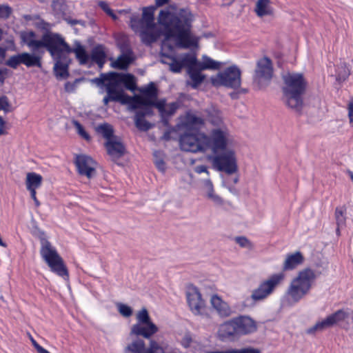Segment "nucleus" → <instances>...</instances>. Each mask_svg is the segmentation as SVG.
I'll use <instances>...</instances> for the list:
<instances>
[{
	"mask_svg": "<svg viewBox=\"0 0 353 353\" xmlns=\"http://www.w3.org/2000/svg\"><path fill=\"white\" fill-rule=\"evenodd\" d=\"M30 340L32 345L34 346V347L36 349L37 351L40 347H41V346L33 339V337L31 335H30Z\"/></svg>",
	"mask_w": 353,
	"mask_h": 353,
	"instance_id": "680f3d73",
	"label": "nucleus"
},
{
	"mask_svg": "<svg viewBox=\"0 0 353 353\" xmlns=\"http://www.w3.org/2000/svg\"><path fill=\"white\" fill-rule=\"evenodd\" d=\"M283 272L274 273L261 281L259 286L252 291L251 298L259 301L268 298L280 286L285 280Z\"/></svg>",
	"mask_w": 353,
	"mask_h": 353,
	"instance_id": "1a4fd4ad",
	"label": "nucleus"
},
{
	"mask_svg": "<svg viewBox=\"0 0 353 353\" xmlns=\"http://www.w3.org/2000/svg\"><path fill=\"white\" fill-rule=\"evenodd\" d=\"M96 131L99 134H101L106 139V141H111L117 137L114 136V130L112 126L108 123L99 125L96 128Z\"/></svg>",
	"mask_w": 353,
	"mask_h": 353,
	"instance_id": "473e14b6",
	"label": "nucleus"
},
{
	"mask_svg": "<svg viewBox=\"0 0 353 353\" xmlns=\"http://www.w3.org/2000/svg\"><path fill=\"white\" fill-rule=\"evenodd\" d=\"M155 8L153 6L143 8L142 17L139 14L132 13L130 16V26L135 32L139 33L142 42L150 45L157 41L160 32L154 23Z\"/></svg>",
	"mask_w": 353,
	"mask_h": 353,
	"instance_id": "20e7f679",
	"label": "nucleus"
},
{
	"mask_svg": "<svg viewBox=\"0 0 353 353\" xmlns=\"http://www.w3.org/2000/svg\"><path fill=\"white\" fill-rule=\"evenodd\" d=\"M141 95H135L130 100L132 101V109H137L141 105H154L157 101V90L153 82H150L146 87L140 89Z\"/></svg>",
	"mask_w": 353,
	"mask_h": 353,
	"instance_id": "2eb2a0df",
	"label": "nucleus"
},
{
	"mask_svg": "<svg viewBox=\"0 0 353 353\" xmlns=\"http://www.w3.org/2000/svg\"><path fill=\"white\" fill-rule=\"evenodd\" d=\"M343 321L347 325L353 323V311L349 309L337 310L324 320L317 322L307 330V333L311 334L315 331H322L336 323Z\"/></svg>",
	"mask_w": 353,
	"mask_h": 353,
	"instance_id": "4468645a",
	"label": "nucleus"
},
{
	"mask_svg": "<svg viewBox=\"0 0 353 353\" xmlns=\"http://www.w3.org/2000/svg\"><path fill=\"white\" fill-rule=\"evenodd\" d=\"M22 41L25 43L32 51L40 48L51 49L57 42L61 41V36L58 34H46L41 40L35 39V34L32 31L22 32L21 35Z\"/></svg>",
	"mask_w": 353,
	"mask_h": 353,
	"instance_id": "ddd939ff",
	"label": "nucleus"
},
{
	"mask_svg": "<svg viewBox=\"0 0 353 353\" xmlns=\"http://www.w3.org/2000/svg\"><path fill=\"white\" fill-rule=\"evenodd\" d=\"M345 210L343 208H337L335 211V217L336 224L338 225L337 232L339 231V228L343 227L345 223Z\"/></svg>",
	"mask_w": 353,
	"mask_h": 353,
	"instance_id": "4c0bfd02",
	"label": "nucleus"
},
{
	"mask_svg": "<svg viewBox=\"0 0 353 353\" xmlns=\"http://www.w3.org/2000/svg\"><path fill=\"white\" fill-rule=\"evenodd\" d=\"M235 242L241 248L252 249L253 244L252 242L245 236H236L234 239Z\"/></svg>",
	"mask_w": 353,
	"mask_h": 353,
	"instance_id": "c03bdc74",
	"label": "nucleus"
},
{
	"mask_svg": "<svg viewBox=\"0 0 353 353\" xmlns=\"http://www.w3.org/2000/svg\"><path fill=\"white\" fill-rule=\"evenodd\" d=\"M38 353H50L49 351L43 348V347H40L37 351Z\"/></svg>",
	"mask_w": 353,
	"mask_h": 353,
	"instance_id": "338daca9",
	"label": "nucleus"
},
{
	"mask_svg": "<svg viewBox=\"0 0 353 353\" xmlns=\"http://www.w3.org/2000/svg\"><path fill=\"white\" fill-rule=\"evenodd\" d=\"M201 190L205 197L214 205L219 206L223 205V199L215 192L213 183L210 179H206L202 181Z\"/></svg>",
	"mask_w": 353,
	"mask_h": 353,
	"instance_id": "5701e85b",
	"label": "nucleus"
},
{
	"mask_svg": "<svg viewBox=\"0 0 353 353\" xmlns=\"http://www.w3.org/2000/svg\"><path fill=\"white\" fill-rule=\"evenodd\" d=\"M348 116L350 122L353 124V101L350 102L348 105Z\"/></svg>",
	"mask_w": 353,
	"mask_h": 353,
	"instance_id": "13d9d810",
	"label": "nucleus"
},
{
	"mask_svg": "<svg viewBox=\"0 0 353 353\" xmlns=\"http://www.w3.org/2000/svg\"><path fill=\"white\" fill-rule=\"evenodd\" d=\"M134 123L136 127L141 131H147L152 127V125L145 119L143 114L141 112H136Z\"/></svg>",
	"mask_w": 353,
	"mask_h": 353,
	"instance_id": "72a5a7b5",
	"label": "nucleus"
},
{
	"mask_svg": "<svg viewBox=\"0 0 353 353\" xmlns=\"http://www.w3.org/2000/svg\"><path fill=\"white\" fill-rule=\"evenodd\" d=\"M186 299L190 310L194 316H199L202 319L211 318L209 312L210 309L196 287L190 286L188 288Z\"/></svg>",
	"mask_w": 353,
	"mask_h": 353,
	"instance_id": "9d476101",
	"label": "nucleus"
},
{
	"mask_svg": "<svg viewBox=\"0 0 353 353\" xmlns=\"http://www.w3.org/2000/svg\"><path fill=\"white\" fill-rule=\"evenodd\" d=\"M283 101L284 103L296 112L302 110L303 102L302 95L304 94L307 82L302 74L288 72L283 74Z\"/></svg>",
	"mask_w": 353,
	"mask_h": 353,
	"instance_id": "7ed1b4c3",
	"label": "nucleus"
},
{
	"mask_svg": "<svg viewBox=\"0 0 353 353\" xmlns=\"http://www.w3.org/2000/svg\"><path fill=\"white\" fill-rule=\"evenodd\" d=\"M170 0H155L156 6L160 7L168 3Z\"/></svg>",
	"mask_w": 353,
	"mask_h": 353,
	"instance_id": "e2e57ef3",
	"label": "nucleus"
},
{
	"mask_svg": "<svg viewBox=\"0 0 353 353\" xmlns=\"http://www.w3.org/2000/svg\"><path fill=\"white\" fill-rule=\"evenodd\" d=\"M105 147L107 150L108 154L114 161L121 157L125 151V146L122 143L121 139L117 137L111 141H106Z\"/></svg>",
	"mask_w": 353,
	"mask_h": 353,
	"instance_id": "b1692460",
	"label": "nucleus"
},
{
	"mask_svg": "<svg viewBox=\"0 0 353 353\" xmlns=\"http://www.w3.org/2000/svg\"><path fill=\"white\" fill-rule=\"evenodd\" d=\"M234 353H261L260 350L253 347L234 349Z\"/></svg>",
	"mask_w": 353,
	"mask_h": 353,
	"instance_id": "de8ad7c7",
	"label": "nucleus"
},
{
	"mask_svg": "<svg viewBox=\"0 0 353 353\" xmlns=\"http://www.w3.org/2000/svg\"><path fill=\"white\" fill-rule=\"evenodd\" d=\"M52 6L57 14L63 12V6L59 3V0H53Z\"/></svg>",
	"mask_w": 353,
	"mask_h": 353,
	"instance_id": "864d4df0",
	"label": "nucleus"
},
{
	"mask_svg": "<svg viewBox=\"0 0 353 353\" xmlns=\"http://www.w3.org/2000/svg\"><path fill=\"white\" fill-rule=\"evenodd\" d=\"M255 12L260 17L272 14L273 10L270 6V0H257Z\"/></svg>",
	"mask_w": 353,
	"mask_h": 353,
	"instance_id": "c756f323",
	"label": "nucleus"
},
{
	"mask_svg": "<svg viewBox=\"0 0 353 353\" xmlns=\"http://www.w3.org/2000/svg\"><path fill=\"white\" fill-rule=\"evenodd\" d=\"M350 72L345 63L338 66L336 80L339 81H345L350 75Z\"/></svg>",
	"mask_w": 353,
	"mask_h": 353,
	"instance_id": "58836bf2",
	"label": "nucleus"
},
{
	"mask_svg": "<svg viewBox=\"0 0 353 353\" xmlns=\"http://www.w3.org/2000/svg\"><path fill=\"white\" fill-rule=\"evenodd\" d=\"M5 125L6 123L3 119L0 116V136L7 134Z\"/></svg>",
	"mask_w": 353,
	"mask_h": 353,
	"instance_id": "4d7b16f0",
	"label": "nucleus"
},
{
	"mask_svg": "<svg viewBox=\"0 0 353 353\" xmlns=\"http://www.w3.org/2000/svg\"><path fill=\"white\" fill-rule=\"evenodd\" d=\"M30 192L31 198L33 199V201H34V202L35 203V205L37 207H39L40 205V202L37 199L36 191L32 190V191H30Z\"/></svg>",
	"mask_w": 353,
	"mask_h": 353,
	"instance_id": "bf43d9fd",
	"label": "nucleus"
},
{
	"mask_svg": "<svg viewBox=\"0 0 353 353\" xmlns=\"http://www.w3.org/2000/svg\"><path fill=\"white\" fill-rule=\"evenodd\" d=\"M5 54V50L0 48V57H3ZM8 70L7 68H0V83H3L7 74Z\"/></svg>",
	"mask_w": 353,
	"mask_h": 353,
	"instance_id": "49530a36",
	"label": "nucleus"
},
{
	"mask_svg": "<svg viewBox=\"0 0 353 353\" xmlns=\"http://www.w3.org/2000/svg\"><path fill=\"white\" fill-rule=\"evenodd\" d=\"M304 261V256L302 253L299 251H296L294 253L288 254L283 263V270H292L301 265Z\"/></svg>",
	"mask_w": 353,
	"mask_h": 353,
	"instance_id": "393cba45",
	"label": "nucleus"
},
{
	"mask_svg": "<svg viewBox=\"0 0 353 353\" xmlns=\"http://www.w3.org/2000/svg\"><path fill=\"white\" fill-rule=\"evenodd\" d=\"M42 176L35 172H28L26 175V185L29 191H32L39 188L42 183Z\"/></svg>",
	"mask_w": 353,
	"mask_h": 353,
	"instance_id": "cd10ccee",
	"label": "nucleus"
},
{
	"mask_svg": "<svg viewBox=\"0 0 353 353\" xmlns=\"http://www.w3.org/2000/svg\"><path fill=\"white\" fill-rule=\"evenodd\" d=\"M210 304L212 310L221 319L229 318L234 313L230 304L216 294L210 296Z\"/></svg>",
	"mask_w": 353,
	"mask_h": 353,
	"instance_id": "aec40b11",
	"label": "nucleus"
},
{
	"mask_svg": "<svg viewBox=\"0 0 353 353\" xmlns=\"http://www.w3.org/2000/svg\"><path fill=\"white\" fill-rule=\"evenodd\" d=\"M12 12V9L7 4H0V18L8 19ZM3 31L0 28V41L2 39Z\"/></svg>",
	"mask_w": 353,
	"mask_h": 353,
	"instance_id": "a19ab883",
	"label": "nucleus"
},
{
	"mask_svg": "<svg viewBox=\"0 0 353 353\" xmlns=\"http://www.w3.org/2000/svg\"><path fill=\"white\" fill-rule=\"evenodd\" d=\"M117 307L119 314L123 317L128 318L132 316V309L128 305H125L122 303H117Z\"/></svg>",
	"mask_w": 353,
	"mask_h": 353,
	"instance_id": "79ce46f5",
	"label": "nucleus"
},
{
	"mask_svg": "<svg viewBox=\"0 0 353 353\" xmlns=\"http://www.w3.org/2000/svg\"><path fill=\"white\" fill-rule=\"evenodd\" d=\"M72 124H73L74 127L75 128L77 134L81 137H82L83 139H84L85 140H86L88 141H90V139H91L90 136L85 131V130L84 129L83 125L78 121L73 120Z\"/></svg>",
	"mask_w": 353,
	"mask_h": 353,
	"instance_id": "ea45409f",
	"label": "nucleus"
},
{
	"mask_svg": "<svg viewBox=\"0 0 353 353\" xmlns=\"http://www.w3.org/2000/svg\"><path fill=\"white\" fill-rule=\"evenodd\" d=\"M144 108H142L140 110H138L137 112H141L142 114H143V117H145L147 115H151L152 114V110L150 108L151 105H143Z\"/></svg>",
	"mask_w": 353,
	"mask_h": 353,
	"instance_id": "6e6d98bb",
	"label": "nucleus"
},
{
	"mask_svg": "<svg viewBox=\"0 0 353 353\" xmlns=\"http://www.w3.org/2000/svg\"><path fill=\"white\" fill-rule=\"evenodd\" d=\"M98 5L108 15L112 11L105 1H99Z\"/></svg>",
	"mask_w": 353,
	"mask_h": 353,
	"instance_id": "5fc2aeb1",
	"label": "nucleus"
},
{
	"mask_svg": "<svg viewBox=\"0 0 353 353\" xmlns=\"http://www.w3.org/2000/svg\"><path fill=\"white\" fill-rule=\"evenodd\" d=\"M41 256L48 264L50 270L62 277L64 280H68L69 275L67 268L56 249L45 239H41Z\"/></svg>",
	"mask_w": 353,
	"mask_h": 353,
	"instance_id": "0eeeda50",
	"label": "nucleus"
},
{
	"mask_svg": "<svg viewBox=\"0 0 353 353\" xmlns=\"http://www.w3.org/2000/svg\"><path fill=\"white\" fill-rule=\"evenodd\" d=\"M219 154L208 157L213 168L228 174H232L237 171L236 159L234 152L231 149L222 151Z\"/></svg>",
	"mask_w": 353,
	"mask_h": 353,
	"instance_id": "9b49d317",
	"label": "nucleus"
},
{
	"mask_svg": "<svg viewBox=\"0 0 353 353\" xmlns=\"http://www.w3.org/2000/svg\"><path fill=\"white\" fill-rule=\"evenodd\" d=\"M273 67L271 60L265 57L259 59L256 63L254 80L260 86L266 85L272 79Z\"/></svg>",
	"mask_w": 353,
	"mask_h": 353,
	"instance_id": "f3484780",
	"label": "nucleus"
},
{
	"mask_svg": "<svg viewBox=\"0 0 353 353\" xmlns=\"http://www.w3.org/2000/svg\"><path fill=\"white\" fill-rule=\"evenodd\" d=\"M155 107L159 111L163 119H165L166 117H169L174 114L179 108V104L176 102L166 104L165 100H160L156 103Z\"/></svg>",
	"mask_w": 353,
	"mask_h": 353,
	"instance_id": "bb28decb",
	"label": "nucleus"
},
{
	"mask_svg": "<svg viewBox=\"0 0 353 353\" xmlns=\"http://www.w3.org/2000/svg\"><path fill=\"white\" fill-rule=\"evenodd\" d=\"M211 83L214 86H225L238 88L241 85V70L236 65H232L211 77Z\"/></svg>",
	"mask_w": 353,
	"mask_h": 353,
	"instance_id": "f8f14e48",
	"label": "nucleus"
},
{
	"mask_svg": "<svg viewBox=\"0 0 353 353\" xmlns=\"http://www.w3.org/2000/svg\"><path fill=\"white\" fill-rule=\"evenodd\" d=\"M217 338L223 342L235 341L240 337L234 319L222 323L217 330Z\"/></svg>",
	"mask_w": 353,
	"mask_h": 353,
	"instance_id": "a211bd4d",
	"label": "nucleus"
},
{
	"mask_svg": "<svg viewBox=\"0 0 353 353\" xmlns=\"http://www.w3.org/2000/svg\"><path fill=\"white\" fill-rule=\"evenodd\" d=\"M154 162L159 169L161 172H164L165 170V163L163 161V154L161 151L155 150L153 152Z\"/></svg>",
	"mask_w": 353,
	"mask_h": 353,
	"instance_id": "e433bc0d",
	"label": "nucleus"
},
{
	"mask_svg": "<svg viewBox=\"0 0 353 353\" xmlns=\"http://www.w3.org/2000/svg\"><path fill=\"white\" fill-rule=\"evenodd\" d=\"M145 350V343L141 339H136L125 347L126 352L131 353H143Z\"/></svg>",
	"mask_w": 353,
	"mask_h": 353,
	"instance_id": "f704fd0d",
	"label": "nucleus"
},
{
	"mask_svg": "<svg viewBox=\"0 0 353 353\" xmlns=\"http://www.w3.org/2000/svg\"><path fill=\"white\" fill-rule=\"evenodd\" d=\"M196 65L200 68V70H216L221 66V63L216 61L208 56L203 55L202 57V61H199L196 58Z\"/></svg>",
	"mask_w": 353,
	"mask_h": 353,
	"instance_id": "7c9ffc66",
	"label": "nucleus"
},
{
	"mask_svg": "<svg viewBox=\"0 0 353 353\" xmlns=\"http://www.w3.org/2000/svg\"><path fill=\"white\" fill-rule=\"evenodd\" d=\"M71 52L75 54L76 58L80 64H85L89 60V55L87 54L84 47L79 42H75V47L71 48Z\"/></svg>",
	"mask_w": 353,
	"mask_h": 353,
	"instance_id": "2f4dec72",
	"label": "nucleus"
},
{
	"mask_svg": "<svg viewBox=\"0 0 353 353\" xmlns=\"http://www.w3.org/2000/svg\"><path fill=\"white\" fill-rule=\"evenodd\" d=\"M91 59L101 69L106 61V54L103 46H98L93 48L91 52Z\"/></svg>",
	"mask_w": 353,
	"mask_h": 353,
	"instance_id": "c85d7f7f",
	"label": "nucleus"
},
{
	"mask_svg": "<svg viewBox=\"0 0 353 353\" xmlns=\"http://www.w3.org/2000/svg\"><path fill=\"white\" fill-rule=\"evenodd\" d=\"M70 23L72 24V25H75V24H77V23H79V24H81V25H84V23L81 21H77V20H72L70 21Z\"/></svg>",
	"mask_w": 353,
	"mask_h": 353,
	"instance_id": "69168bd1",
	"label": "nucleus"
},
{
	"mask_svg": "<svg viewBox=\"0 0 353 353\" xmlns=\"http://www.w3.org/2000/svg\"><path fill=\"white\" fill-rule=\"evenodd\" d=\"M107 94L112 99V101H118L123 104H129L132 109V101L130 100V97L125 94L119 84L112 77L110 82L105 83Z\"/></svg>",
	"mask_w": 353,
	"mask_h": 353,
	"instance_id": "6ab92c4d",
	"label": "nucleus"
},
{
	"mask_svg": "<svg viewBox=\"0 0 353 353\" xmlns=\"http://www.w3.org/2000/svg\"><path fill=\"white\" fill-rule=\"evenodd\" d=\"M194 15L187 9L180 10L176 14L174 6H168L159 11L157 21L164 29L165 39L161 44V61L169 65L170 71L178 73L183 68H187L188 73L191 79L188 84L196 88L205 79L196 65V56L190 53L175 54L174 48L169 43L171 38L175 39L176 45L183 48H188L197 46L198 39L191 32Z\"/></svg>",
	"mask_w": 353,
	"mask_h": 353,
	"instance_id": "f257e3e1",
	"label": "nucleus"
},
{
	"mask_svg": "<svg viewBox=\"0 0 353 353\" xmlns=\"http://www.w3.org/2000/svg\"><path fill=\"white\" fill-rule=\"evenodd\" d=\"M20 64H23L28 68H41V57L34 54L22 52L11 56L6 61V65L13 69H16Z\"/></svg>",
	"mask_w": 353,
	"mask_h": 353,
	"instance_id": "dca6fc26",
	"label": "nucleus"
},
{
	"mask_svg": "<svg viewBox=\"0 0 353 353\" xmlns=\"http://www.w3.org/2000/svg\"><path fill=\"white\" fill-rule=\"evenodd\" d=\"M110 101H112V99L108 94L103 99L105 105H107Z\"/></svg>",
	"mask_w": 353,
	"mask_h": 353,
	"instance_id": "0e129e2a",
	"label": "nucleus"
},
{
	"mask_svg": "<svg viewBox=\"0 0 353 353\" xmlns=\"http://www.w3.org/2000/svg\"><path fill=\"white\" fill-rule=\"evenodd\" d=\"M108 16H110L113 20H117L118 17L114 13L113 10L109 13Z\"/></svg>",
	"mask_w": 353,
	"mask_h": 353,
	"instance_id": "774afa93",
	"label": "nucleus"
},
{
	"mask_svg": "<svg viewBox=\"0 0 353 353\" xmlns=\"http://www.w3.org/2000/svg\"><path fill=\"white\" fill-rule=\"evenodd\" d=\"M194 171L197 174L205 173L208 176H209V172L208 170V168L206 165H196L194 168Z\"/></svg>",
	"mask_w": 353,
	"mask_h": 353,
	"instance_id": "603ef678",
	"label": "nucleus"
},
{
	"mask_svg": "<svg viewBox=\"0 0 353 353\" xmlns=\"http://www.w3.org/2000/svg\"><path fill=\"white\" fill-rule=\"evenodd\" d=\"M3 110L6 113L12 111L11 105L6 97H0V111Z\"/></svg>",
	"mask_w": 353,
	"mask_h": 353,
	"instance_id": "a18cd8bd",
	"label": "nucleus"
},
{
	"mask_svg": "<svg viewBox=\"0 0 353 353\" xmlns=\"http://www.w3.org/2000/svg\"><path fill=\"white\" fill-rule=\"evenodd\" d=\"M239 336L250 334L256 331V321L249 316L241 315L234 317Z\"/></svg>",
	"mask_w": 353,
	"mask_h": 353,
	"instance_id": "4be33fe9",
	"label": "nucleus"
},
{
	"mask_svg": "<svg viewBox=\"0 0 353 353\" xmlns=\"http://www.w3.org/2000/svg\"><path fill=\"white\" fill-rule=\"evenodd\" d=\"M205 353H234V348H230L224 351H209L206 352Z\"/></svg>",
	"mask_w": 353,
	"mask_h": 353,
	"instance_id": "052dcab7",
	"label": "nucleus"
},
{
	"mask_svg": "<svg viewBox=\"0 0 353 353\" xmlns=\"http://www.w3.org/2000/svg\"><path fill=\"white\" fill-rule=\"evenodd\" d=\"M111 74H113V72L109 73H102L99 78H94L92 80V81L97 84L98 86H101V85L103 84L105 85L106 83L111 81Z\"/></svg>",
	"mask_w": 353,
	"mask_h": 353,
	"instance_id": "37998d69",
	"label": "nucleus"
},
{
	"mask_svg": "<svg viewBox=\"0 0 353 353\" xmlns=\"http://www.w3.org/2000/svg\"><path fill=\"white\" fill-rule=\"evenodd\" d=\"M75 164L80 174L92 178L96 173V162L90 157L85 154L77 156Z\"/></svg>",
	"mask_w": 353,
	"mask_h": 353,
	"instance_id": "412c9836",
	"label": "nucleus"
},
{
	"mask_svg": "<svg viewBox=\"0 0 353 353\" xmlns=\"http://www.w3.org/2000/svg\"><path fill=\"white\" fill-rule=\"evenodd\" d=\"M230 143V134L225 127L213 129L210 137L204 133L196 132L185 133L180 138L181 150L194 153L211 150L216 154L228 150Z\"/></svg>",
	"mask_w": 353,
	"mask_h": 353,
	"instance_id": "f03ea898",
	"label": "nucleus"
},
{
	"mask_svg": "<svg viewBox=\"0 0 353 353\" xmlns=\"http://www.w3.org/2000/svg\"><path fill=\"white\" fill-rule=\"evenodd\" d=\"M79 79H76L74 81V82H73V83H70V82L65 83V90L67 92H74V90H76V83L77 82H79Z\"/></svg>",
	"mask_w": 353,
	"mask_h": 353,
	"instance_id": "8fccbe9b",
	"label": "nucleus"
},
{
	"mask_svg": "<svg viewBox=\"0 0 353 353\" xmlns=\"http://www.w3.org/2000/svg\"><path fill=\"white\" fill-rule=\"evenodd\" d=\"M48 52L55 61L54 71L56 77L60 79L67 78L69 76V54L71 53V48L61 37V41L57 42L51 49H48Z\"/></svg>",
	"mask_w": 353,
	"mask_h": 353,
	"instance_id": "423d86ee",
	"label": "nucleus"
},
{
	"mask_svg": "<svg viewBox=\"0 0 353 353\" xmlns=\"http://www.w3.org/2000/svg\"><path fill=\"white\" fill-rule=\"evenodd\" d=\"M131 63V59L127 54H122L117 57V59L112 63L114 68L121 70L126 69Z\"/></svg>",
	"mask_w": 353,
	"mask_h": 353,
	"instance_id": "c9c22d12",
	"label": "nucleus"
},
{
	"mask_svg": "<svg viewBox=\"0 0 353 353\" xmlns=\"http://www.w3.org/2000/svg\"><path fill=\"white\" fill-rule=\"evenodd\" d=\"M188 120L191 124L196 126H200L204 123V121L202 118L196 116L190 117Z\"/></svg>",
	"mask_w": 353,
	"mask_h": 353,
	"instance_id": "09e8293b",
	"label": "nucleus"
},
{
	"mask_svg": "<svg viewBox=\"0 0 353 353\" xmlns=\"http://www.w3.org/2000/svg\"><path fill=\"white\" fill-rule=\"evenodd\" d=\"M149 348L155 352L156 353H157L159 350L161 351V352H163V347L160 346L157 341L153 340L150 341Z\"/></svg>",
	"mask_w": 353,
	"mask_h": 353,
	"instance_id": "3c124183",
	"label": "nucleus"
},
{
	"mask_svg": "<svg viewBox=\"0 0 353 353\" xmlns=\"http://www.w3.org/2000/svg\"><path fill=\"white\" fill-rule=\"evenodd\" d=\"M316 279L315 272L310 268L299 271L290 281L283 296L284 301L293 305L308 294Z\"/></svg>",
	"mask_w": 353,
	"mask_h": 353,
	"instance_id": "39448f33",
	"label": "nucleus"
},
{
	"mask_svg": "<svg viewBox=\"0 0 353 353\" xmlns=\"http://www.w3.org/2000/svg\"><path fill=\"white\" fill-rule=\"evenodd\" d=\"M136 319L137 322L132 326L130 334L150 339L159 331L158 327L152 321L145 307L137 312Z\"/></svg>",
	"mask_w": 353,
	"mask_h": 353,
	"instance_id": "6e6552de",
	"label": "nucleus"
},
{
	"mask_svg": "<svg viewBox=\"0 0 353 353\" xmlns=\"http://www.w3.org/2000/svg\"><path fill=\"white\" fill-rule=\"evenodd\" d=\"M110 77H113L120 86L123 84L126 89L130 91L135 90L136 81L135 78L132 74H121L113 72V74H111Z\"/></svg>",
	"mask_w": 353,
	"mask_h": 353,
	"instance_id": "a878e982",
	"label": "nucleus"
}]
</instances>
